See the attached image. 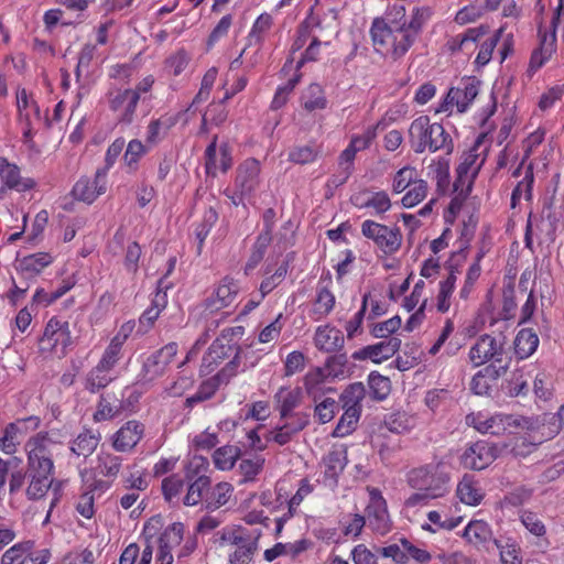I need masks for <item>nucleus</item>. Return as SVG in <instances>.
Returning <instances> with one entry per match:
<instances>
[{
	"label": "nucleus",
	"instance_id": "nucleus-1",
	"mask_svg": "<svg viewBox=\"0 0 564 564\" xmlns=\"http://www.w3.org/2000/svg\"><path fill=\"white\" fill-rule=\"evenodd\" d=\"M58 443L47 433L40 432L24 444L29 485L25 495L30 500L43 498L53 485L54 456Z\"/></svg>",
	"mask_w": 564,
	"mask_h": 564
},
{
	"label": "nucleus",
	"instance_id": "nucleus-2",
	"mask_svg": "<svg viewBox=\"0 0 564 564\" xmlns=\"http://www.w3.org/2000/svg\"><path fill=\"white\" fill-rule=\"evenodd\" d=\"M449 466L437 462L414 468L409 473L408 482L416 490L406 500V507L425 505L431 499L444 497L449 492Z\"/></svg>",
	"mask_w": 564,
	"mask_h": 564
},
{
	"label": "nucleus",
	"instance_id": "nucleus-3",
	"mask_svg": "<svg viewBox=\"0 0 564 564\" xmlns=\"http://www.w3.org/2000/svg\"><path fill=\"white\" fill-rule=\"evenodd\" d=\"M422 29L423 25L412 21L408 24V28L387 30L383 22L376 18L372 22L370 34L376 51L390 54L397 61L404 56L414 44Z\"/></svg>",
	"mask_w": 564,
	"mask_h": 564
},
{
	"label": "nucleus",
	"instance_id": "nucleus-4",
	"mask_svg": "<svg viewBox=\"0 0 564 564\" xmlns=\"http://www.w3.org/2000/svg\"><path fill=\"white\" fill-rule=\"evenodd\" d=\"M409 142L415 153H423L429 149L431 152L445 150L451 154L454 150L451 135L441 123H432L429 116H420L412 121Z\"/></svg>",
	"mask_w": 564,
	"mask_h": 564
},
{
	"label": "nucleus",
	"instance_id": "nucleus-5",
	"mask_svg": "<svg viewBox=\"0 0 564 564\" xmlns=\"http://www.w3.org/2000/svg\"><path fill=\"white\" fill-rule=\"evenodd\" d=\"M361 234L388 256L395 253L402 243V234L398 227H388L370 219L361 224Z\"/></svg>",
	"mask_w": 564,
	"mask_h": 564
},
{
	"label": "nucleus",
	"instance_id": "nucleus-6",
	"mask_svg": "<svg viewBox=\"0 0 564 564\" xmlns=\"http://www.w3.org/2000/svg\"><path fill=\"white\" fill-rule=\"evenodd\" d=\"M473 424L480 433L501 435L512 432V429L529 430L532 426L530 419L516 414H496L487 419L480 415L473 417Z\"/></svg>",
	"mask_w": 564,
	"mask_h": 564
},
{
	"label": "nucleus",
	"instance_id": "nucleus-7",
	"mask_svg": "<svg viewBox=\"0 0 564 564\" xmlns=\"http://www.w3.org/2000/svg\"><path fill=\"white\" fill-rule=\"evenodd\" d=\"M208 463L203 457H194L189 463L186 471V478L192 480L197 476L188 486L186 496L184 497V505L196 506L198 502H204L206 506V499L208 490L210 489V478L206 475H199L200 469H206Z\"/></svg>",
	"mask_w": 564,
	"mask_h": 564
},
{
	"label": "nucleus",
	"instance_id": "nucleus-8",
	"mask_svg": "<svg viewBox=\"0 0 564 564\" xmlns=\"http://www.w3.org/2000/svg\"><path fill=\"white\" fill-rule=\"evenodd\" d=\"M245 328L242 326H236L226 328L221 332L220 336L216 338L210 347L208 348V355L213 358V360H223L228 358L231 351L235 349L236 354L231 361H229L226 367L220 372L225 375L227 371H230V375H234L235 369L238 365V358L240 354V347L237 346V343H232V338L235 336H242Z\"/></svg>",
	"mask_w": 564,
	"mask_h": 564
},
{
	"label": "nucleus",
	"instance_id": "nucleus-9",
	"mask_svg": "<svg viewBox=\"0 0 564 564\" xmlns=\"http://www.w3.org/2000/svg\"><path fill=\"white\" fill-rule=\"evenodd\" d=\"M177 348L176 343H169L151 354L142 365L140 380L148 383L164 376L177 354Z\"/></svg>",
	"mask_w": 564,
	"mask_h": 564
},
{
	"label": "nucleus",
	"instance_id": "nucleus-10",
	"mask_svg": "<svg viewBox=\"0 0 564 564\" xmlns=\"http://www.w3.org/2000/svg\"><path fill=\"white\" fill-rule=\"evenodd\" d=\"M503 354L505 340L486 334L480 336L470 348L469 359L476 367L481 366L489 360H494L492 364L500 366L505 365L502 362Z\"/></svg>",
	"mask_w": 564,
	"mask_h": 564
},
{
	"label": "nucleus",
	"instance_id": "nucleus-11",
	"mask_svg": "<svg viewBox=\"0 0 564 564\" xmlns=\"http://www.w3.org/2000/svg\"><path fill=\"white\" fill-rule=\"evenodd\" d=\"M107 100L109 108L115 112H119L118 122L129 124L133 121L140 100L138 90L115 88L108 91Z\"/></svg>",
	"mask_w": 564,
	"mask_h": 564
},
{
	"label": "nucleus",
	"instance_id": "nucleus-12",
	"mask_svg": "<svg viewBox=\"0 0 564 564\" xmlns=\"http://www.w3.org/2000/svg\"><path fill=\"white\" fill-rule=\"evenodd\" d=\"M73 343L68 322L51 318L40 339L43 350L65 354V350Z\"/></svg>",
	"mask_w": 564,
	"mask_h": 564
},
{
	"label": "nucleus",
	"instance_id": "nucleus-13",
	"mask_svg": "<svg viewBox=\"0 0 564 564\" xmlns=\"http://www.w3.org/2000/svg\"><path fill=\"white\" fill-rule=\"evenodd\" d=\"M500 454L496 444L478 441L471 444L462 456L464 467L481 470L488 467Z\"/></svg>",
	"mask_w": 564,
	"mask_h": 564
},
{
	"label": "nucleus",
	"instance_id": "nucleus-14",
	"mask_svg": "<svg viewBox=\"0 0 564 564\" xmlns=\"http://www.w3.org/2000/svg\"><path fill=\"white\" fill-rule=\"evenodd\" d=\"M106 170H97L94 180L79 178L72 189L73 196L85 203L91 204L99 195L106 192Z\"/></svg>",
	"mask_w": 564,
	"mask_h": 564
},
{
	"label": "nucleus",
	"instance_id": "nucleus-15",
	"mask_svg": "<svg viewBox=\"0 0 564 564\" xmlns=\"http://www.w3.org/2000/svg\"><path fill=\"white\" fill-rule=\"evenodd\" d=\"M387 30H399L400 28H408L410 22H417L424 25L427 19V10L422 8H414L410 15H406L405 7L402 4H394L388 11L386 18H379Z\"/></svg>",
	"mask_w": 564,
	"mask_h": 564
},
{
	"label": "nucleus",
	"instance_id": "nucleus-16",
	"mask_svg": "<svg viewBox=\"0 0 564 564\" xmlns=\"http://www.w3.org/2000/svg\"><path fill=\"white\" fill-rule=\"evenodd\" d=\"M260 163L256 159H248L237 169L235 188L242 196H251L259 185Z\"/></svg>",
	"mask_w": 564,
	"mask_h": 564
},
{
	"label": "nucleus",
	"instance_id": "nucleus-17",
	"mask_svg": "<svg viewBox=\"0 0 564 564\" xmlns=\"http://www.w3.org/2000/svg\"><path fill=\"white\" fill-rule=\"evenodd\" d=\"M401 346V339L398 337H390L388 340L380 341L376 345H369L362 349L355 351L352 358L356 360L371 359L376 364L392 357Z\"/></svg>",
	"mask_w": 564,
	"mask_h": 564
},
{
	"label": "nucleus",
	"instance_id": "nucleus-18",
	"mask_svg": "<svg viewBox=\"0 0 564 564\" xmlns=\"http://www.w3.org/2000/svg\"><path fill=\"white\" fill-rule=\"evenodd\" d=\"M369 527L379 534L390 531L391 524L387 510V502L378 492H372L371 502L366 508Z\"/></svg>",
	"mask_w": 564,
	"mask_h": 564
},
{
	"label": "nucleus",
	"instance_id": "nucleus-19",
	"mask_svg": "<svg viewBox=\"0 0 564 564\" xmlns=\"http://www.w3.org/2000/svg\"><path fill=\"white\" fill-rule=\"evenodd\" d=\"M238 290L239 288L232 279L224 278L214 295L206 300V308L214 313L230 306L236 300Z\"/></svg>",
	"mask_w": 564,
	"mask_h": 564
},
{
	"label": "nucleus",
	"instance_id": "nucleus-20",
	"mask_svg": "<svg viewBox=\"0 0 564 564\" xmlns=\"http://www.w3.org/2000/svg\"><path fill=\"white\" fill-rule=\"evenodd\" d=\"M480 82L475 77H468L462 80V87L451 88L446 100L449 104H455L459 112L467 110L469 104L478 95V86Z\"/></svg>",
	"mask_w": 564,
	"mask_h": 564
},
{
	"label": "nucleus",
	"instance_id": "nucleus-21",
	"mask_svg": "<svg viewBox=\"0 0 564 564\" xmlns=\"http://www.w3.org/2000/svg\"><path fill=\"white\" fill-rule=\"evenodd\" d=\"M143 435V425L138 421H129L113 436L112 446L118 452L131 451Z\"/></svg>",
	"mask_w": 564,
	"mask_h": 564
},
{
	"label": "nucleus",
	"instance_id": "nucleus-22",
	"mask_svg": "<svg viewBox=\"0 0 564 564\" xmlns=\"http://www.w3.org/2000/svg\"><path fill=\"white\" fill-rule=\"evenodd\" d=\"M508 370V364L497 366L491 364L478 371L471 379L470 389L475 394L482 395L487 394L491 388V382L506 375Z\"/></svg>",
	"mask_w": 564,
	"mask_h": 564
},
{
	"label": "nucleus",
	"instance_id": "nucleus-23",
	"mask_svg": "<svg viewBox=\"0 0 564 564\" xmlns=\"http://www.w3.org/2000/svg\"><path fill=\"white\" fill-rule=\"evenodd\" d=\"M52 262V257L45 252L26 256L17 261L15 270L25 281L33 280Z\"/></svg>",
	"mask_w": 564,
	"mask_h": 564
},
{
	"label": "nucleus",
	"instance_id": "nucleus-24",
	"mask_svg": "<svg viewBox=\"0 0 564 564\" xmlns=\"http://www.w3.org/2000/svg\"><path fill=\"white\" fill-rule=\"evenodd\" d=\"M0 177L8 187L20 192L31 189L35 185L33 180L22 178L19 167L9 163L4 158H0Z\"/></svg>",
	"mask_w": 564,
	"mask_h": 564
},
{
	"label": "nucleus",
	"instance_id": "nucleus-25",
	"mask_svg": "<svg viewBox=\"0 0 564 564\" xmlns=\"http://www.w3.org/2000/svg\"><path fill=\"white\" fill-rule=\"evenodd\" d=\"M465 539L477 547L490 549V544L494 545L496 539L492 538V532L489 525L481 521H470L464 530Z\"/></svg>",
	"mask_w": 564,
	"mask_h": 564
},
{
	"label": "nucleus",
	"instance_id": "nucleus-26",
	"mask_svg": "<svg viewBox=\"0 0 564 564\" xmlns=\"http://www.w3.org/2000/svg\"><path fill=\"white\" fill-rule=\"evenodd\" d=\"M302 390L300 388H281L274 395L276 410L281 419H288L302 402Z\"/></svg>",
	"mask_w": 564,
	"mask_h": 564
},
{
	"label": "nucleus",
	"instance_id": "nucleus-27",
	"mask_svg": "<svg viewBox=\"0 0 564 564\" xmlns=\"http://www.w3.org/2000/svg\"><path fill=\"white\" fill-rule=\"evenodd\" d=\"M99 442L100 434L98 432L84 430L70 442L69 449L72 454L86 459L96 451Z\"/></svg>",
	"mask_w": 564,
	"mask_h": 564
},
{
	"label": "nucleus",
	"instance_id": "nucleus-28",
	"mask_svg": "<svg viewBox=\"0 0 564 564\" xmlns=\"http://www.w3.org/2000/svg\"><path fill=\"white\" fill-rule=\"evenodd\" d=\"M315 345L327 352L343 348L345 339L343 333L335 327H318L315 334Z\"/></svg>",
	"mask_w": 564,
	"mask_h": 564
},
{
	"label": "nucleus",
	"instance_id": "nucleus-29",
	"mask_svg": "<svg viewBox=\"0 0 564 564\" xmlns=\"http://www.w3.org/2000/svg\"><path fill=\"white\" fill-rule=\"evenodd\" d=\"M325 465V476L336 481L339 474L347 465V449L345 446L334 447L323 458Z\"/></svg>",
	"mask_w": 564,
	"mask_h": 564
},
{
	"label": "nucleus",
	"instance_id": "nucleus-30",
	"mask_svg": "<svg viewBox=\"0 0 564 564\" xmlns=\"http://www.w3.org/2000/svg\"><path fill=\"white\" fill-rule=\"evenodd\" d=\"M235 551L229 554V563L230 564H249L253 555L258 549V543L256 539H252L250 535L245 534L241 538V542L237 543L235 546Z\"/></svg>",
	"mask_w": 564,
	"mask_h": 564
},
{
	"label": "nucleus",
	"instance_id": "nucleus-31",
	"mask_svg": "<svg viewBox=\"0 0 564 564\" xmlns=\"http://www.w3.org/2000/svg\"><path fill=\"white\" fill-rule=\"evenodd\" d=\"M539 337L529 328L521 329L514 339V350L519 358L531 356L538 348Z\"/></svg>",
	"mask_w": 564,
	"mask_h": 564
},
{
	"label": "nucleus",
	"instance_id": "nucleus-32",
	"mask_svg": "<svg viewBox=\"0 0 564 564\" xmlns=\"http://www.w3.org/2000/svg\"><path fill=\"white\" fill-rule=\"evenodd\" d=\"M121 400L116 395L101 394L94 420L97 422L106 421L115 417L121 412Z\"/></svg>",
	"mask_w": 564,
	"mask_h": 564
},
{
	"label": "nucleus",
	"instance_id": "nucleus-33",
	"mask_svg": "<svg viewBox=\"0 0 564 564\" xmlns=\"http://www.w3.org/2000/svg\"><path fill=\"white\" fill-rule=\"evenodd\" d=\"M169 289V285L165 283L164 278L160 279L158 282V292L155 299L153 300V305L149 307L140 317V324L152 326L153 323L158 319L161 308L165 305V292L163 290Z\"/></svg>",
	"mask_w": 564,
	"mask_h": 564
},
{
	"label": "nucleus",
	"instance_id": "nucleus-34",
	"mask_svg": "<svg viewBox=\"0 0 564 564\" xmlns=\"http://www.w3.org/2000/svg\"><path fill=\"white\" fill-rule=\"evenodd\" d=\"M221 373L216 375L215 377H212L198 387V390L195 394L187 398L185 401V405L188 408L194 406L196 403L204 402L206 400H209L218 390L220 386V378Z\"/></svg>",
	"mask_w": 564,
	"mask_h": 564
},
{
	"label": "nucleus",
	"instance_id": "nucleus-35",
	"mask_svg": "<svg viewBox=\"0 0 564 564\" xmlns=\"http://www.w3.org/2000/svg\"><path fill=\"white\" fill-rule=\"evenodd\" d=\"M366 395V388L362 382L349 384L341 393L340 401L344 410L358 409L361 412V401Z\"/></svg>",
	"mask_w": 564,
	"mask_h": 564
},
{
	"label": "nucleus",
	"instance_id": "nucleus-36",
	"mask_svg": "<svg viewBox=\"0 0 564 564\" xmlns=\"http://www.w3.org/2000/svg\"><path fill=\"white\" fill-rule=\"evenodd\" d=\"M184 527L180 522L172 523L159 538V551L170 552L183 540Z\"/></svg>",
	"mask_w": 564,
	"mask_h": 564
},
{
	"label": "nucleus",
	"instance_id": "nucleus-37",
	"mask_svg": "<svg viewBox=\"0 0 564 564\" xmlns=\"http://www.w3.org/2000/svg\"><path fill=\"white\" fill-rule=\"evenodd\" d=\"M232 486L229 482H218L214 488L210 487L206 499L207 510H216L226 505L231 496Z\"/></svg>",
	"mask_w": 564,
	"mask_h": 564
},
{
	"label": "nucleus",
	"instance_id": "nucleus-38",
	"mask_svg": "<svg viewBox=\"0 0 564 564\" xmlns=\"http://www.w3.org/2000/svg\"><path fill=\"white\" fill-rule=\"evenodd\" d=\"M241 449L238 446L225 445L215 451L213 458L215 466L221 470H229L240 457Z\"/></svg>",
	"mask_w": 564,
	"mask_h": 564
},
{
	"label": "nucleus",
	"instance_id": "nucleus-39",
	"mask_svg": "<svg viewBox=\"0 0 564 564\" xmlns=\"http://www.w3.org/2000/svg\"><path fill=\"white\" fill-rule=\"evenodd\" d=\"M368 386L373 400L382 401L390 393L391 384L388 377L372 371L368 377Z\"/></svg>",
	"mask_w": 564,
	"mask_h": 564
},
{
	"label": "nucleus",
	"instance_id": "nucleus-40",
	"mask_svg": "<svg viewBox=\"0 0 564 564\" xmlns=\"http://www.w3.org/2000/svg\"><path fill=\"white\" fill-rule=\"evenodd\" d=\"M34 542L31 540L14 544L4 552L1 558V564H20L21 560H25V557L32 552Z\"/></svg>",
	"mask_w": 564,
	"mask_h": 564
},
{
	"label": "nucleus",
	"instance_id": "nucleus-41",
	"mask_svg": "<svg viewBox=\"0 0 564 564\" xmlns=\"http://www.w3.org/2000/svg\"><path fill=\"white\" fill-rule=\"evenodd\" d=\"M534 182L533 167L530 164L527 169L525 175L521 182L518 183L516 188L511 194V207L514 208L517 204L520 202L521 197L524 195L525 199H531L532 197V185Z\"/></svg>",
	"mask_w": 564,
	"mask_h": 564
},
{
	"label": "nucleus",
	"instance_id": "nucleus-42",
	"mask_svg": "<svg viewBox=\"0 0 564 564\" xmlns=\"http://www.w3.org/2000/svg\"><path fill=\"white\" fill-rule=\"evenodd\" d=\"M159 524L160 518H151L144 524L143 536L145 539V547L143 549L141 557L137 564H151L153 554V545L151 540L154 536Z\"/></svg>",
	"mask_w": 564,
	"mask_h": 564
},
{
	"label": "nucleus",
	"instance_id": "nucleus-43",
	"mask_svg": "<svg viewBox=\"0 0 564 564\" xmlns=\"http://www.w3.org/2000/svg\"><path fill=\"white\" fill-rule=\"evenodd\" d=\"M303 107L310 112L324 109L327 105L323 89L318 84L310 85L306 95L303 96Z\"/></svg>",
	"mask_w": 564,
	"mask_h": 564
},
{
	"label": "nucleus",
	"instance_id": "nucleus-44",
	"mask_svg": "<svg viewBox=\"0 0 564 564\" xmlns=\"http://www.w3.org/2000/svg\"><path fill=\"white\" fill-rule=\"evenodd\" d=\"M358 409L345 410L344 414L339 419L333 435L336 437H344L355 430V426L360 417Z\"/></svg>",
	"mask_w": 564,
	"mask_h": 564
},
{
	"label": "nucleus",
	"instance_id": "nucleus-45",
	"mask_svg": "<svg viewBox=\"0 0 564 564\" xmlns=\"http://www.w3.org/2000/svg\"><path fill=\"white\" fill-rule=\"evenodd\" d=\"M427 183L424 180H415L411 185V188L408 193L402 197V205L405 208H411L419 203H421L427 194Z\"/></svg>",
	"mask_w": 564,
	"mask_h": 564
},
{
	"label": "nucleus",
	"instance_id": "nucleus-46",
	"mask_svg": "<svg viewBox=\"0 0 564 564\" xmlns=\"http://www.w3.org/2000/svg\"><path fill=\"white\" fill-rule=\"evenodd\" d=\"M121 457L110 454L101 453L98 456V468L100 474L105 477H117L121 468Z\"/></svg>",
	"mask_w": 564,
	"mask_h": 564
},
{
	"label": "nucleus",
	"instance_id": "nucleus-47",
	"mask_svg": "<svg viewBox=\"0 0 564 564\" xmlns=\"http://www.w3.org/2000/svg\"><path fill=\"white\" fill-rule=\"evenodd\" d=\"M112 377L110 371H105L99 367H94L86 379V389L93 393L108 386L111 382Z\"/></svg>",
	"mask_w": 564,
	"mask_h": 564
},
{
	"label": "nucleus",
	"instance_id": "nucleus-48",
	"mask_svg": "<svg viewBox=\"0 0 564 564\" xmlns=\"http://www.w3.org/2000/svg\"><path fill=\"white\" fill-rule=\"evenodd\" d=\"M20 427L17 423H9L0 436V449L6 454H13L19 442Z\"/></svg>",
	"mask_w": 564,
	"mask_h": 564
},
{
	"label": "nucleus",
	"instance_id": "nucleus-49",
	"mask_svg": "<svg viewBox=\"0 0 564 564\" xmlns=\"http://www.w3.org/2000/svg\"><path fill=\"white\" fill-rule=\"evenodd\" d=\"M148 152L147 147L138 139L131 140L123 154V160L130 170H137L138 162Z\"/></svg>",
	"mask_w": 564,
	"mask_h": 564
},
{
	"label": "nucleus",
	"instance_id": "nucleus-50",
	"mask_svg": "<svg viewBox=\"0 0 564 564\" xmlns=\"http://www.w3.org/2000/svg\"><path fill=\"white\" fill-rule=\"evenodd\" d=\"M272 24V18L268 13H263L253 23V26L249 33L248 41L249 45L260 46L263 40V33H265Z\"/></svg>",
	"mask_w": 564,
	"mask_h": 564
},
{
	"label": "nucleus",
	"instance_id": "nucleus-51",
	"mask_svg": "<svg viewBox=\"0 0 564 564\" xmlns=\"http://www.w3.org/2000/svg\"><path fill=\"white\" fill-rule=\"evenodd\" d=\"M264 458L254 456L253 458L242 459L239 465V470L243 476L241 482L253 480L254 477L262 470Z\"/></svg>",
	"mask_w": 564,
	"mask_h": 564
},
{
	"label": "nucleus",
	"instance_id": "nucleus-52",
	"mask_svg": "<svg viewBox=\"0 0 564 564\" xmlns=\"http://www.w3.org/2000/svg\"><path fill=\"white\" fill-rule=\"evenodd\" d=\"M503 30V28H500L499 30L496 31L494 35H491L481 44L478 55L476 57V63L478 65L485 66L486 64L489 63L492 56V52L497 46L498 42L500 41V36Z\"/></svg>",
	"mask_w": 564,
	"mask_h": 564
},
{
	"label": "nucleus",
	"instance_id": "nucleus-53",
	"mask_svg": "<svg viewBox=\"0 0 564 564\" xmlns=\"http://www.w3.org/2000/svg\"><path fill=\"white\" fill-rule=\"evenodd\" d=\"M388 431L401 434L411 427V417L404 412L389 414L384 420Z\"/></svg>",
	"mask_w": 564,
	"mask_h": 564
},
{
	"label": "nucleus",
	"instance_id": "nucleus-54",
	"mask_svg": "<svg viewBox=\"0 0 564 564\" xmlns=\"http://www.w3.org/2000/svg\"><path fill=\"white\" fill-rule=\"evenodd\" d=\"M416 172L415 169L410 166H404L399 170L393 178L392 188L395 193H402L409 186L415 182Z\"/></svg>",
	"mask_w": 564,
	"mask_h": 564
},
{
	"label": "nucleus",
	"instance_id": "nucleus-55",
	"mask_svg": "<svg viewBox=\"0 0 564 564\" xmlns=\"http://www.w3.org/2000/svg\"><path fill=\"white\" fill-rule=\"evenodd\" d=\"M335 305V296L327 288H321L317 292L314 313L318 316L327 315Z\"/></svg>",
	"mask_w": 564,
	"mask_h": 564
},
{
	"label": "nucleus",
	"instance_id": "nucleus-56",
	"mask_svg": "<svg viewBox=\"0 0 564 564\" xmlns=\"http://www.w3.org/2000/svg\"><path fill=\"white\" fill-rule=\"evenodd\" d=\"M218 215L214 208H209L205 215L203 223L196 228L195 235L198 240V252H200L203 242L208 236L213 225L217 221Z\"/></svg>",
	"mask_w": 564,
	"mask_h": 564
},
{
	"label": "nucleus",
	"instance_id": "nucleus-57",
	"mask_svg": "<svg viewBox=\"0 0 564 564\" xmlns=\"http://www.w3.org/2000/svg\"><path fill=\"white\" fill-rule=\"evenodd\" d=\"M494 545L499 550L500 552V560L502 564H522V560L519 555V547L516 544H509L502 545L500 541L495 540Z\"/></svg>",
	"mask_w": 564,
	"mask_h": 564
},
{
	"label": "nucleus",
	"instance_id": "nucleus-58",
	"mask_svg": "<svg viewBox=\"0 0 564 564\" xmlns=\"http://www.w3.org/2000/svg\"><path fill=\"white\" fill-rule=\"evenodd\" d=\"M369 197L368 208L373 209V215L381 216L391 208L390 197L384 191L372 192Z\"/></svg>",
	"mask_w": 564,
	"mask_h": 564
},
{
	"label": "nucleus",
	"instance_id": "nucleus-59",
	"mask_svg": "<svg viewBox=\"0 0 564 564\" xmlns=\"http://www.w3.org/2000/svg\"><path fill=\"white\" fill-rule=\"evenodd\" d=\"M317 151L311 145L295 147L289 152V160L296 164H307L315 160Z\"/></svg>",
	"mask_w": 564,
	"mask_h": 564
},
{
	"label": "nucleus",
	"instance_id": "nucleus-60",
	"mask_svg": "<svg viewBox=\"0 0 564 564\" xmlns=\"http://www.w3.org/2000/svg\"><path fill=\"white\" fill-rule=\"evenodd\" d=\"M183 485V479L176 474H173L163 479L162 492L165 500L171 501L174 497L178 496V494L182 491Z\"/></svg>",
	"mask_w": 564,
	"mask_h": 564
},
{
	"label": "nucleus",
	"instance_id": "nucleus-61",
	"mask_svg": "<svg viewBox=\"0 0 564 564\" xmlns=\"http://www.w3.org/2000/svg\"><path fill=\"white\" fill-rule=\"evenodd\" d=\"M457 494L460 500L469 506H476L482 499L480 491L470 482H460L457 487Z\"/></svg>",
	"mask_w": 564,
	"mask_h": 564
},
{
	"label": "nucleus",
	"instance_id": "nucleus-62",
	"mask_svg": "<svg viewBox=\"0 0 564 564\" xmlns=\"http://www.w3.org/2000/svg\"><path fill=\"white\" fill-rule=\"evenodd\" d=\"M401 326V318L393 316L382 323L376 324L371 329V334L377 338H386L388 335L395 333Z\"/></svg>",
	"mask_w": 564,
	"mask_h": 564
},
{
	"label": "nucleus",
	"instance_id": "nucleus-63",
	"mask_svg": "<svg viewBox=\"0 0 564 564\" xmlns=\"http://www.w3.org/2000/svg\"><path fill=\"white\" fill-rule=\"evenodd\" d=\"M521 522L535 536H542L546 532L545 525L534 512L524 511L521 516Z\"/></svg>",
	"mask_w": 564,
	"mask_h": 564
},
{
	"label": "nucleus",
	"instance_id": "nucleus-64",
	"mask_svg": "<svg viewBox=\"0 0 564 564\" xmlns=\"http://www.w3.org/2000/svg\"><path fill=\"white\" fill-rule=\"evenodd\" d=\"M337 403L332 398L324 399L321 403L315 406V415L321 424H325L333 420Z\"/></svg>",
	"mask_w": 564,
	"mask_h": 564
}]
</instances>
